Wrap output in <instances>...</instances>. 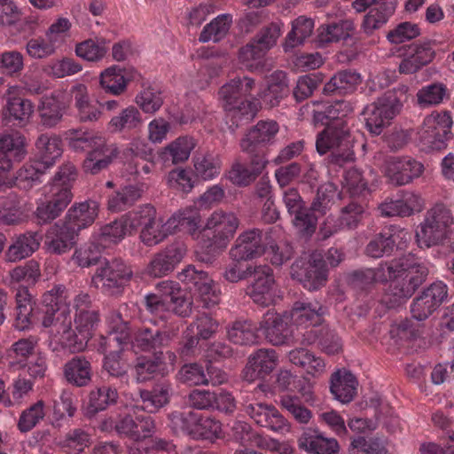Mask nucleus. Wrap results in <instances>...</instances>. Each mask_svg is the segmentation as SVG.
<instances>
[{
    "instance_id": "nucleus-1",
    "label": "nucleus",
    "mask_w": 454,
    "mask_h": 454,
    "mask_svg": "<svg viewBox=\"0 0 454 454\" xmlns=\"http://www.w3.org/2000/svg\"><path fill=\"white\" fill-rule=\"evenodd\" d=\"M67 298V290L63 286H54L43 295L42 326L50 329L51 334L59 335V340L70 351L81 352L92 338L98 317L93 310L75 311L73 327Z\"/></svg>"
},
{
    "instance_id": "nucleus-2",
    "label": "nucleus",
    "mask_w": 454,
    "mask_h": 454,
    "mask_svg": "<svg viewBox=\"0 0 454 454\" xmlns=\"http://www.w3.org/2000/svg\"><path fill=\"white\" fill-rule=\"evenodd\" d=\"M288 92L286 73L276 71L268 78L265 87L258 88L254 80L248 76L231 79L220 89L219 98L226 112L248 121L262 105L276 106Z\"/></svg>"
},
{
    "instance_id": "nucleus-3",
    "label": "nucleus",
    "mask_w": 454,
    "mask_h": 454,
    "mask_svg": "<svg viewBox=\"0 0 454 454\" xmlns=\"http://www.w3.org/2000/svg\"><path fill=\"white\" fill-rule=\"evenodd\" d=\"M200 215L192 208H184L174 214L166 223L156 218L153 207L145 206L140 211L129 212L118 222L115 221V239L131 234L138 225H143L140 239L146 246H155L169 234L185 231L195 234Z\"/></svg>"
},
{
    "instance_id": "nucleus-4",
    "label": "nucleus",
    "mask_w": 454,
    "mask_h": 454,
    "mask_svg": "<svg viewBox=\"0 0 454 454\" xmlns=\"http://www.w3.org/2000/svg\"><path fill=\"white\" fill-rule=\"evenodd\" d=\"M373 272V280L376 282H386L403 278V286L394 293L395 301L386 300L385 302L392 308L396 303L409 298L415 289L424 281L429 272L428 263L421 258H416L412 254L395 259L389 263L381 264Z\"/></svg>"
},
{
    "instance_id": "nucleus-5",
    "label": "nucleus",
    "mask_w": 454,
    "mask_h": 454,
    "mask_svg": "<svg viewBox=\"0 0 454 454\" xmlns=\"http://www.w3.org/2000/svg\"><path fill=\"white\" fill-rule=\"evenodd\" d=\"M340 199V193L333 183H326L318 188L317 197L313 201L310 211L303 210V201L295 189L285 191L283 200L290 215H294V225L302 235H311L316 230L317 218L323 215L331 206Z\"/></svg>"
},
{
    "instance_id": "nucleus-6",
    "label": "nucleus",
    "mask_w": 454,
    "mask_h": 454,
    "mask_svg": "<svg viewBox=\"0 0 454 454\" xmlns=\"http://www.w3.org/2000/svg\"><path fill=\"white\" fill-rule=\"evenodd\" d=\"M199 221L195 227V234H191L199 241L197 250L201 261H207V255L224 249L233 238L239 227V221L237 215L231 211L215 210L207 219L205 228L200 229Z\"/></svg>"
},
{
    "instance_id": "nucleus-7",
    "label": "nucleus",
    "mask_w": 454,
    "mask_h": 454,
    "mask_svg": "<svg viewBox=\"0 0 454 454\" xmlns=\"http://www.w3.org/2000/svg\"><path fill=\"white\" fill-rule=\"evenodd\" d=\"M75 176L74 168L66 166L58 172L53 181L44 187L35 212L40 223H46L58 217L70 203L71 184L75 179Z\"/></svg>"
},
{
    "instance_id": "nucleus-8",
    "label": "nucleus",
    "mask_w": 454,
    "mask_h": 454,
    "mask_svg": "<svg viewBox=\"0 0 454 454\" xmlns=\"http://www.w3.org/2000/svg\"><path fill=\"white\" fill-rule=\"evenodd\" d=\"M278 250V247L268 235L262 236L258 230H249L239 236L235 246L230 250V256L232 261L241 262L265 254L273 264L281 265L290 258L291 252L287 247L280 253Z\"/></svg>"
},
{
    "instance_id": "nucleus-9",
    "label": "nucleus",
    "mask_w": 454,
    "mask_h": 454,
    "mask_svg": "<svg viewBox=\"0 0 454 454\" xmlns=\"http://www.w3.org/2000/svg\"><path fill=\"white\" fill-rule=\"evenodd\" d=\"M453 225L454 219L450 210L443 205H435L427 211L416 231L418 246L428 248L443 243L453 233Z\"/></svg>"
},
{
    "instance_id": "nucleus-10",
    "label": "nucleus",
    "mask_w": 454,
    "mask_h": 454,
    "mask_svg": "<svg viewBox=\"0 0 454 454\" xmlns=\"http://www.w3.org/2000/svg\"><path fill=\"white\" fill-rule=\"evenodd\" d=\"M157 294L146 296V306L149 311L165 318L171 311L187 317L192 311V301L185 296L178 285L173 281H162L157 286Z\"/></svg>"
},
{
    "instance_id": "nucleus-11",
    "label": "nucleus",
    "mask_w": 454,
    "mask_h": 454,
    "mask_svg": "<svg viewBox=\"0 0 454 454\" xmlns=\"http://www.w3.org/2000/svg\"><path fill=\"white\" fill-rule=\"evenodd\" d=\"M452 118L449 112H433L425 117L419 132L421 150L426 152L445 149L450 138Z\"/></svg>"
},
{
    "instance_id": "nucleus-12",
    "label": "nucleus",
    "mask_w": 454,
    "mask_h": 454,
    "mask_svg": "<svg viewBox=\"0 0 454 454\" xmlns=\"http://www.w3.org/2000/svg\"><path fill=\"white\" fill-rule=\"evenodd\" d=\"M27 145L26 137L19 132L0 135V191L13 184L8 174L27 155Z\"/></svg>"
},
{
    "instance_id": "nucleus-13",
    "label": "nucleus",
    "mask_w": 454,
    "mask_h": 454,
    "mask_svg": "<svg viewBox=\"0 0 454 454\" xmlns=\"http://www.w3.org/2000/svg\"><path fill=\"white\" fill-rule=\"evenodd\" d=\"M340 123L329 125L318 135L316 141L317 151L319 154H325L333 150V160L337 164L351 161L354 153L351 149L352 143L349 134L343 128H339Z\"/></svg>"
},
{
    "instance_id": "nucleus-14",
    "label": "nucleus",
    "mask_w": 454,
    "mask_h": 454,
    "mask_svg": "<svg viewBox=\"0 0 454 454\" xmlns=\"http://www.w3.org/2000/svg\"><path fill=\"white\" fill-rule=\"evenodd\" d=\"M401 108L394 96H385L368 105L364 110L365 126L370 133L379 135Z\"/></svg>"
},
{
    "instance_id": "nucleus-15",
    "label": "nucleus",
    "mask_w": 454,
    "mask_h": 454,
    "mask_svg": "<svg viewBox=\"0 0 454 454\" xmlns=\"http://www.w3.org/2000/svg\"><path fill=\"white\" fill-rule=\"evenodd\" d=\"M179 279L201 300L206 307L219 301L220 290L214 280L203 270L188 266L180 274Z\"/></svg>"
},
{
    "instance_id": "nucleus-16",
    "label": "nucleus",
    "mask_w": 454,
    "mask_h": 454,
    "mask_svg": "<svg viewBox=\"0 0 454 454\" xmlns=\"http://www.w3.org/2000/svg\"><path fill=\"white\" fill-rule=\"evenodd\" d=\"M383 170L391 184L405 185L423 174L424 165L411 156H393L386 160Z\"/></svg>"
},
{
    "instance_id": "nucleus-17",
    "label": "nucleus",
    "mask_w": 454,
    "mask_h": 454,
    "mask_svg": "<svg viewBox=\"0 0 454 454\" xmlns=\"http://www.w3.org/2000/svg\"><path fill=\"white\" fill-rule=\"evenodd\" d=\"M448 298V286L436 281L427 287L411 305L412 317L422 321L427 319Z\"/></svg>"
},
{
    "instance_id": "nucleus-18",
    "label": "nucleus",
    "mask_w": 454,
    "mask_h": 454,
    "mask_svg": "<svg viewBox=\"0 0 454 454\" xmlns=\"http://www.w3.org/2000/svg\"><path fill=\"white\" fill-rule=\"evenodd\" d=\"M324 309L317 301H297L294 303L291 313L293 323L297 327H312L308 336L304 335L302 343L311 344L317 340V335L314 327L321 324Z\"/></svg>"
},
{
    "instance_id": "nucleus-19",
    "label": "nucleus",
    "mask_w": 454,
    "mask_h": 454,
    "mask_svg": "<svg viewBox=\"0 0 454 454\" xmlns=\"http://www.w3.org/2000/svg\"><path fill=\"white\" fill-rule=\"evenodd\" d=\"M341 260V254L337 249H330L325 261H323L320 254H313L302 279L303 286L309 290L322 286L326 281V265L335 267Z\"/></svg>"
},
{
    "instance_id": "nucleus-20",
    "label": "nucleus",
    "mask_w": 454,
    "mask_h": 454,
    "mask_svg": "<svg viewBox=\"0 0 454 454\" xmlns=\"http://www.w3.org/2000/svg\"><path fill=\"white\" fill-rule=\"evenodd\" d=\"M288 319L289 317L286 315L269 310L263 315L257 330L272 345H283L292 336Z\"/></svg>"
},
{
    "instance_id": "nucleus-21",
    "label": "nucleus",
    "mask_w": 454,
    "mask_h": 454,
    "mask_svg": "<svg viewBox=\"0 0 454 454\" xmlns=\"http://www.w3.org/2000/svg\"><path fill=\"white\" fill-rule=\"evenodd\" d=\"M79 232L66 220L56 223L46 232L45 247L53 254H61L70 251L77 242Z\"/></svg>"
},
{
    "instance_id": "nucleus-22",
    "label": "nucleus",
    "mask_w": 454,
    "mask_h": 454,
    "mask_svg": "<svg viewBox=\"0 0 454 454\" xmlns=\"http://www.w3.org/2000/svg\"><path fill=\"white\" fill-rule=\"evenodd\" d=\"M245 410L251 419L262 427L281 434L290 431V426L287 421L273 406L255 403L246 404Z\"/></svg>"
},
{
    "instance_id": "nucleus-23",
    "label": "nucleus",
    "mask_w": 454,
    "mask_h": 454,
    "mask_svg": "<svg viewBox=\"0 0 454 454\" xmlns=\"http://www.w3.org/2000/svg\"><path fill=\"white\" fill-rule=\"evenodd\" d=\"M254 281L249 288V294L254 302L267 306L275 300V280L269 266L254 268Z\"/></svg>"
},
{
    "instance_id": "nucleus-24",
    "label": "nucleus",
    "mask_w": 454,
    "mask_h": 454,
    "mask_svg": "<svg viewBox=\"0 0 454 454\" xmlns=\"http://www.w3.org/2000/svg\"><path fill=\"white\" fill-rule=\"evenodd\" d=\"M98 245L85 244L75 249L72 260L80 267L85 268L96 263L99 258L100 247H109L114 244V225L103 227L98 238Z\"/></svg>"
},
{
    "instance_id": "nucleus-25",
    "label": "nucleus",
    "mask_w": 454,
    "mask_h": 454,
    "mask_svg": "<svg viewBox=\"0 0 454 454\" xmlns=\"http://www.w3.org/2000/svg\"><path fill=\"white\" fill-rule=\"evenodd\" d=\"M411 239V235L409 231L395 227L391 230V233H380L371 240L366 247V253L373 258H380L388 254L393 250L394 245H396L398 249H403Z\"/></svg>"
},
{
    "instance_id": "nucleus-26",
    "label": "nucleus",
    "mask_w": 454,
    "mask_h": 454,
    "mask_svg": "<svg viewBox=\"0 0 454 454\" xmlns=\"http://www.w3.org/2000/svg\"><path fill=\"white\" fill-rule=\"evenodd\" d=\"M68 106L64 95L54 92L41 98L38 106L40 123L45 128H53L59 124Z\"/></svg>"
},
{
    "instance_id": "nucleus-27",
    "label": "nucleus",
    "mask_w": 454,
    "mask_h": 454,
    "mask_svg": "<svg viewBox=\"0 0 454 454\" xmlns=\"http://www.w3.org/2000/svg\"><path fill=\"white\" fill-rule=\"evenodd\" d=\"M278 364V356L274 349H259L254 353L244 370V379L253 382L270 374Z\"/></svg>"
},
{
    "instance_id": "nucleus-28",
    "label": "nucleus",
    "mask_w": 454,
    "mask_h": 454,
    "mask_svg": "<svg viewBox=\"0 0 454 454\" xmlns=\"http://www.w3.org/2000/svg\"><path fill=\"white\" fill-rule=\"evenodd\" d=\"M299 446L308 454H338L340 445L334 438L317 432L306 431L299 439Z\"/></svg>"
},
{
    "instance_id": "nucleus-29",
    "label": "nucleus",
    "mask_w": 454,
    "mask_h": 454,
    "mask_svg": "<svg viewBox=\"0 0 454 454\" xmlns=\"http://www.w3.org/2000/svg\"><path fill=\"white\" fill-rule=\"evenodd\" d=\"M365 214L362 206L349 204L343 208L339 223H334L332 217H328L321 227V232L327 238L340 229H353L357 226Z\"/></svg>"
},
{
    "instance_id": "nucleus-30",
    "label": "nucleus",
    "mask_w": 454,
    "mask_h": 454,
    "mask_svg": "<svg viewBox=\"0 0 454 454\" xmlns=\"http://www.w3.org/2000/svg\"><path fill=\"white\" fill-rule=\"evenodd\" d=\"M41 237L35 232L17 236L5 253V260L16 262L30 256L40 246Z\"/></svg>"
},
{
    "instance_id": "nucleus-31",
    "label": "nucleus",
    "mask_w": 454,
    "mask_h": 454,
    "mask_svg": "<svg viewBox=\"0 0 454 454\" xmlns=\"http://www.w3.org/2000/svg\"><path fill=\"white\" fill-rule=\"evenodd\" d=\"M278 132V125L276 121H259L242 139L241 148L246 152H253L256 145L270 143Z\"/></svg>"
},
{
    "instance_id": "nucleus-32",
    "label": "nucleus",
    "mask_w": 454,
    "mask_h": 454,
    "mask_svg": "<svg viewBox=\"0 0 454 454\" xmlns=\"http://www.w3.org/2000/svg\"><path fill=\"white\" fill-rule=\"evenodd\" d=\"M181 427L196 436L210 440L220 437L222 434V425L219 421L209 417L198 418L193 413H189Z\"/></svg>"
},
{
    "instance_id": "nucleus-33",
    "label": "nucleus",
    "mask_w": 454,
    "mask_h": 454,
    "mask_svg": "<svg viewBox=\"0 0 454 454\" xmlns=\"http://www.w3.org/2000/svg\"><path fill=\"white\" fill-rule=\"evenodd\" d=\"M356 387V379L346 370H339L332 376L331 393L341 403H348L354 399Z\"/></svg>"
},
{
    "instance_id": "nucleus-34",
    "label": "nucleus",
    "mask_w": 454,
    "mask_h": 454,
    "mask_svg": "<svg viewBox=\"0 0 454 454\" xmlns=\"http://www.w3.org/2000/svg\"><path fill=\"white\" fill-rule=\"evenodd\" d=\"M434 52L428 45L408 46L404 59L399 65V70L403 74H413L423 66L433 60Z\"/></svg>"
},
{
    "instance_id": "nucleus-35",
    "label": "nucleus",
    "mask_w": 454,
    "mask_h": 454,
    "mask_svg": "<svg viewBox=\"0 0 454 454\" xmlns=\"http://www.w3.org/2000/svg\"><path fill=\"white\" fill-rule=\"evenodd\" d=\"M98 211V205L97 202L92 200L81 202L69 208L65 220L80 232L81 230L94 223Z\"/></svg>"
},
{
    "instance_id": "nucleus-36",
    "label": "nucleus",
    "mask_w": 454,
    "mask_h": 454,
    "mask_svg": "<svg viewBox=\"0 0 454 454\" xmlns=\"http://www.w3.org/2000/svg\"><path fill=\"white\" fill-rule=\"evenodd\" d=\"M154 423L151 417L137 418L134 421L130 417H125L115 429L120 434L129 435L132 440L139 442L149 438L154 433Z\"/></svg>"
},
{
    "instance_id": "nucleus-37",
    "label": "nucleus",
    "mask_w": 454,
    "mask_h": 454,
    "mask_svg": "<svg viewBox=\"0 0 454 454\" xmlns=\"http://www.w3.org/2000/svg\"><path fill=\"white\" fill-rule=\"evenodd\" d=\"M38 340L36 337L30 336L15 341L7 351V359L12 367L23 369L27 362L35 353Z\"/></svg>"
},
{
    "instance_id": "nucleus-38",
    "label": "nucleus",
    "mask_w": 454,
    "mask_h": 454,
    "mask_svg": "<svg viewBox=\"0 0 454 454\" xmlns=\"http://www.w3.org/2000/svg\"><path fill=\"white\" fill-rule=\"evenodd\" d=\"M35 146L44 168L52 166L62 154L61 139L55 135L42 134Z\"/></svg>"
},
{
    "instance_id": "nucleus-39",
    "label": "nucleus",
    "mask_w": 454,
    "mask_h": 454,
    "mask_svg": "<svg viewBox=\"0 0 454 454\" xmlns=\"http://www.w3.org/2000/svg\"><path fill=\"white\" fill-rule=\"evenodd\" d=\"M64 138L74 152L91 150L94 146H103L104 140L102 137L96 136L84 129H68L64 133Z\"/></svg>"
},
{
    "instance_id": "nucleus-40",
    "label": "nucleus",
    "mask_w": 454,
    "mask_h": 454,
    "mask_svg": "<svg viewBox=\"0 0 454 454\" xmlns=\"http://www.w3.org/2000/svg\"><path fill=\"white\" fill-rule=\"evenodd\" d=\"M354 29L353 22L348 20L323 25L318 29L317 43L323 46L325 43L345 40L352 35Z\"/></svg>"
},
{
    "instance_id": "nucleus-41",
    "label": "nucleus",
    "mask_w": 454,
    "mask_h": 454,
    "mask_svg": "<svg viewBox=\"0 0 454 454\" xmlns=\"http://www.w3.org/2000/svg\"><path fill=\"white\" fill-rule=\"evenodd\" d=\"M168 358L169 361L168 364L160 361L159 357L156 358V361L140 358L135 368L137 380L138 381H145L158 374H164L168 372L169 370L173 369L174 363L176 361V356L173 353H168Z\"/></svg>"
},
{
    "instance_id": "nucleus-42",
    "label": "nucleus",
    "mask_w": 454,
    "mask_h": 454,
    "mask_svg": "<svg viewBox=\"0 0 454 454\" xmlns=\"http://www.w3.org/2000/svg\"><path fill=\"white\" fill-rule=\"evenodd\" d=\"M194 147L195 141L192 137H179L164 146L160 154L163 159H170L173 163L176 164L187 160Z\"/></svg>"
},
{
    "instance_id": "nucleus-43",
    "label": "nucleus",
    "mask_w": 454,
    "mask_h": 454,
    "mask_svg": "<svg viewBox=\"0 0 454 454\" xmlns=\"http://www.w3.org/2000/svg\"><path fill=\"white\" fill-rule=\"evenodd\" d=\"M113 151L107 147L105 139L103 146H94L87 154L82 168L86 173L96 175L106 168L112 162Z\"/></svg>"
},
{
    "instance_id": "nucleus-44",
    "label": "nucleus",
    "mask_w": 454,
    "mask_h": 454,
    "mask_svg": "<svg viewBox=\"0 0 454 454\" xmlns=\"http://www.w3.org/2000/svg\"><path fill=\"white\" fill-rule=\"evenodd\" d=\"M314 29V21L311 19L301 16L294 20L292 30L288 33L283 44L285 51H289L301 45L311 35Z\"/></svg>"
},
{
    "instance_id": "nucleus-45",
    "label": "nucleus",
    "mask_w": 454,
    "mask_h": 454,
    "mask_svg": "<svg viewBox=\"0 0 454 454\" xmlns=\"http://www.w3.org/2000/svg\"><path fill=\"white\" fill-rule=\"evenodd\" d=\"M193 167L198 179L209 181L219 176L222 162L219 156L207 153L196 156L193 160Z\"/></svg>"
},
{
    "instance_id": "nucleus-46",
    "label": "nucleus",
    "mask_w": 454,
    "mask_h": 454,
    "mask_svg": "<svg viewBox=\"0 0 454 454\" xmlns=\"http://www.w3.org/2000/svg\"><path fill=\"white\" fill-rule=\"evenodd\" d=\"M67 380L78 387H83L91 380V366L89 361L82 357H75L65 365Z\"/></svg>"
},
{
    "instance_id": "nucleus-47",
    "label": "nucleus",
    "mask_w": 454,
    "mask_h": 454,
    "mask_svg": "<svg viewBox=\"0 0 454 454\" xmlns=\"http://www.w3.org/2000/svg\"><path fill=\"white\" fill-rule=\"evenodd\" d=\"M111 394V388L106 387L90 391L82 403L84 414L92 417L98 412L105 411L110 404Z\"/></svg>"
},
{
    "instance_id": "nucleus-48",
    "label": "nucleus",
    "mask_w": 454,
    "mask_h": 454,
    "mask_svg": "<svg viewBox=\"0 0 454 454\" xmlns=\"http://www.w3.org/2000/svg\"><path fill=\"white\" fill-rule=\"evenodd\" d=\"M72 92L82 121H94L100 116V111L90 102L86 86L82 84L76 85L72 89Z\"/></svg>"
},
{
    "instance_id": "nucleus-49",
    "label": "nucleus",
    "mask_w": 454,
    "mask_h": 454,
    "mask_svg": "<svg viewBox=\"0 0 454 454\" xmlns=\"http://www.w3.org/2000/svg\"><path fill=\"white\" fill-rule=\"evenodd\" d=\"M361 82V75L356 72H340L332 77V79L325 84V90L326 92H348L356 89Z\"/></svg>"
},
{
    "instance_id": "nucleus-50",
    "label": "nucleus",
    "mask_w": 454,
    "mask_h": 454,
    "mask_svg": "<svg viewBox=\"0 0 454 454\" xmlns=\"http://www.w3.org/2000/svg\"><path fill=\"white\" fill-rule=\"evenodd\" d=\"M231 22V15L222 14L217 16L203 28L200 40L201 42L220 41L229 31Z\"/></svg>"
},
{
    "instance_id": "nucleus-51",
    "label": "nucleus",
    "mask_w": 454,
    "mask_h": 454,
    "mask_svg": "<svg viewBox=\"0 0 454 454\" xmlns=\"http://www.w3.org/2000/svg\"><path fill=\"white\" fill-rule=\"evenodd\" d=\"M34 113V106L28 99L9 98L6 99L4 114L20 123L26 124Z\"/></svg>"
},
{
    "instance_id": "nucleus-52",
    "label": "nucleus",
    "mask_w": 454,
    "mask_h": 454,
    "mask_svg": "<svg viewBox=\"0 0 454 454\" xmlns=\"http://www.w3.org/2000/svg\"><path fill=\"white\" fill-rule=\"evenodd\" d=\"M217 329V324L210 317L203 315L196 319L187 329L189 338L187 345L192 347L197 339H208Z\"/></svg>"
},
{
    "instance_id": "nucleus-53",
    "label": "nucleus",
    "mask_w": 454,
    "mask_h": 454,
    "mask_svg": "<svg viewBox=\"0 0 454 454\" xmlns=\"http://www.w3.org/2000/svg\"><path fill=\"white\" fill-rule=\"evenodd\" d=\"M135 102L145 114H154L161 108L164 98L160 90L146 88L136 96Z\"/></svg>"
},
{
    "instance_id": "nucleus-54",
    "label": "nucleus",
    "mask_w": 454,
    "mask_h": 454,
    "mask_svg": "<svg viewBox=\"0 0 454 454\" xmlns=\"http://www.w3.org/2000/svg\"><path fill=\"white\" fill-rule=\"evenodd\" d=\"M169 387L162 384L155 387L152 392L142 391L140 397L143 402V408L148 412H154L168 401Z\"/></svg>"
},
{
    "instance_id": "nucleus-55",
    "label": "nucleus",
    "mask_w": 454,
    "mask_h": 454,
    "mask_svg": "<svg viewBox=\"0 0 454 454\" xmlns=\"http://www.w3.org/2000/svg\"><path fill=\"white\" fill-rule=\"evenodd\" d=\"M82 70V67L75 60L69 58L55 59L43 67V72L50 76L63 78L73 75Z\"/></svg>"
},
{
    "instance_id": "nucleus-56",
    "label": "nucleus",
    "mask_w": 454,
    "mask_h": 454,
    "mask_svg": "<svg viewBox=\"0 0 454 454\" xmlns=\"http://www.w3.org/2000/svg\"><path fill=\"white\" fill-rule=\"evenodd\" d=\"M23 16V9L15 0H0V29L14 27Z\"/></svg>"
},
{
    "instance_id": "nucleus-57",
    "label": "nucleus",
    "mask_w": 454,
    "mask_h": 454,
    "mask_svg": "<svg viewBox=\"0 0 454 454\" xmlns=\"http://www.w3.org/2000/svg\"><path fill=\"white\" fill-rule=\"evenodd\" d=\"M229 340L239 345L254 344L257 340L254 327L249 322H236L228 331Z\"/></svg>"
},
{
    "instance_id": "nucleus-58",
    "label": "nucleus",
    "mask_w": 454,
    "mask_h": 454,
    "mask_svg": "<svg viewBox=\"0 0 454 454\" xmlns=\"http://www.w3.org/2000/svg\"><path fill=\"white\" fill-rule=\"evenodd\" d=\"M265 54L252 41L240 49L239 64L249 70H259L263 67Z\"/></svg>"
},
{
    "instance_id": "nucleus-59",
    "label": "nucleus",
    "mask_w": 454,
    "mask_h": 454,
    "mask_svg": "<svg viewBox=\"0 0 454 454\" xmlns=\"http://www.w3.org/2000/svg\"><path fill=\"white\" fill-rule=\"evenodd\" d=\"M107 47L106 42L86 40L75 48V52L78 57L87 61H99L106 54Z\"/></svg>"
},
{
    "instance_id": "nucleus-60",
    "label": "nucleus",
    "mask_w": 454,
    "mask_h": 454,
    "mask_svg": "<svg viewBox=\"0 0 454 454\" xmlns=\"http://www.w3.org/2000/svg\"><path fill=\"white\" fill-rule=\"evenodd\" d=\"M45 416L44 403L40 400L22 411L18 427L21 432H27L34 428Z\"/></svg>"
},
{
    "instance_id": "nucleus-61",
    "label": "nucleus",
    "mask_w": 454,
    "mask_h": 454,
    "mask_svg": "<svg viewBox=\"0 0 454 454\" xmlns=\"http://www.w3.org/2000/svg\"><path fill=\"white\" fill-rule=\"evenodd\" d=\"M386 449L382 441L377 438L365 439L356 437L351 441L348 454H385Z\"/></svg>"
},
{
    "instance_id": "nucleus-62",
    "label": "nucleus",
    "mask_w": 454,
    "mask_h": 454,
    "mask_svg": "<svg viewBox=\"0 0 454 454\" xmlns=\"http://www.w3.org/2000/svg\"><path fill=\"white\" fill-rule=\"evenodd\" d=\"M282 33L281 23H272L262 29L253 40L257 48L264 54L272 48Z\"/></svg>"
},
{
    "instance_id": "nucleus-63",
    "label": "nucleus",
    "mask_w": 454,
    "mask_h": 454,
    "mask_svg": "<svg viewBox=\"0 0 454 454\" xmlns=\"http://www.w3.org/2000/svg\"><path fill=\"white\" fill-rule=\"evenodd\" d=\"M445 94L446 90L442 84H430L418 91V103L423 107L438 105L442 102Z\"/></svg>"
},
{
    "instance_id": "nucleus-64",
    "label": "nucleus",
    "mask_w": 454,
    "mask_h": 454,
    "mask_svg": "<svg viewBox=\"0 0 454 454\" xmlns=\"http://www.w3.org/2000/svg\"><path fill=\"white\" fill-rule=\"evenodd\" d=\"M26 218L20 203L13 197L10 203H4L0 209V223L4 225L18 224Z\"/></svg>"
}]
</instances>
